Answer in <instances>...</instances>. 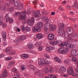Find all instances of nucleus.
<instances>
[{"label": "nucleus", "instance_id": "nucleus-1", "mask_svg": "<svg viewBox=\"0 0 78 78\" xmlns=\"http://www.w3.org/2000/svg\"><path fill=\"white\" fill-rule=\"evenodd\" d=\"M59 29L58 30V32L59 34V36H62L64 34V32L63 31V28L64 27V24H59Z\"/></svg>", "mask_w": 78, "mask_h": 78}, {"label": "nucleus", "instance_id": "nucleus-2", "mask_svg": "<svg viewBox=\"0 0 78 78\" xmlns=\"http://www.w3.org/2000/svg\"><path fill=\"white\" fill-rule=\"evenodd\" d=\"M48 64V61L44 58H40L38 60V64L39 66H42L43 64Z\"/></svg>", "mask_w": 78, "mask_h": 78}, {"label": "nucleus", "instance_id": "nucleus-3", "mask_svg": "<svg viewBox=\"0 0 78 78\" xmlns=\"http://www.w3.org/2000/svg\"><path fill=\"white\" fill-rule=\"evenodd\" d=\"M68 73L69 75H72L73 76L78 77V74L74 73V72L72 68L68 69Z\"/></svg>", "mask_w": 78, "mask_h": 78}, {"label": "nucleus", "instance_id": "nucleus-4", "mask_svg": "<svg viewBox=\"0 0 78 78\" xmlns=\"http://www.w3.org/2000/svg\"><path fill=\"white\" fill-rule=\"evenodd\" d=\"M58 52L61 54H66L67 53V50L66 48H59Z\"/></svg>", "mask_w": 78, "mask_h": 78}, {"label": "nucleus", "instance_id": "nucleus-5", "mask_svg": "<svg viewBox=\"0 0 78 78\" xmlns=\"http://www.w3.org/2000/svg\"><path fill=\"white\" fill-rule=\"evenodd\" d=\"M66 32L69 35H68V37H70L71 34H72L73 33V29L72 28L69 27L67 28Z\"/></svg>", "mask_w": 78, "mask_h": 78}, {"label": "nucleus", "instance_id": "nucleus-6", "mask_svg": "<svg viewBox=\"0 0 78 78\" xmlns=\"http://www.w3.org/2000/svg\"><path fill=\"white\" fill-rule=\"evenodd\" d=\"M75 47V45L73 44L69 43L67 44V45L66 46V48L68 50H70V49H72Z\"/></svg>", "mask_w": 78, "mask_h": 78}, {"label": "nucleus", "instance_id": "nucleus-7", "mask_svg": "<svg viewBox=\"0 0 78 78\" xmlns=\"http://www.w3.org/2000/svg\"><path fill=\"white\" fill-rule=\"evenodd\" d=\"M25 16H26V12H23L21 13L20 19V20H24L25 19Z\"/></svg>", "mask_w": 78, "mask_h": 78}, {"label": "nucleus", "instance_id": "nucleus-8", "mask_svg": "<svg viewBox=\"0 0 78 78\" xmlns=\"http://www.w3.org/2000/svg\"><path fill=\"white\" fill-rule=\"evenodd\" d=\"M6 22H8V21H9V23H12L13 22V19L12 18H10L9 17V15H8V14L6 15Z\"/></svg>", "mask_w": 78, "mask_h": 78}, {"label": "nucleus", "instance_id": "nucleus-9", "mask_svg": "<svg viewBox=\"0 0 78 78\" xmlns=\"http://www.w3.org/2000/svg\"><path fill=\"white\" fill-rule=\"evenodd\" d=\"M71 51V54L73 56H77L78 55V51L76 49H73Z\"/></svg>", "mask_w": 78, "mask_h": 78}, {"label": "nucleus", "instance_id": "nucleus-10", "mask_svg": "<svg viewBox=\"0 0 78 78\" xmlns=\"http://www.w3.org/2000/svg\"><path fill=\"white\" fill-rule=\"evenodd\" d=\"M32 31L34 33H35L36 31L40 32L41 31V29L40 28H38L37 27L34 26L33 27Z\"/></svg>", "mask_w": 78, "mask_h": 78}, {"label": "nucleus", "instance_id": "nucleus-11", "mask_svg": "<svg viewBox=\"0 0 78 78\" xmlns=\"http://www.w3.org/2000/svg\"><path fill=\"white\" fill-rule=\"evenodd\" d=\"M28 21L30 26H33L34 23V18L32 17L31 18V21L30 20H29Z\"/></svg>", "mask_w": 78, "mask_h": 78}, {"label": "nucleus", "instance_id": "nucleus-12", "mask_svg": "<svg viewBox=\"0 0 78 78\" xmlns=\"http://www.w3.org/2000/svg\"><path fill=\"white\" fill-rule=\"evenodd\" d=\"M3 40L5 41L6 40V33L5 31H3L2 34Z\"/></svg>", "mask_w": 78, "mask_h": 78}, {"label": "nucleus", "instance_id": "nucleus-13", "mask_svg": "<svg viewBox=\"0 0 78 78\" xmlns=\"http://www.w3.org/2000/svg\"><path fill=\"white\" fill-rule=\"evenodd\" d=\"M33 14H34L35 17H38L41 16V14L39 13V12L37 11H35L33 13Z\"/></svg>", "mask_w": 78, "mask_h": 78}, {"label": "nucleus", "instance_id": "nucleus-14", "mask_svg": "<svg viewBox=\"0 0 78 78\" xmlns=\"http://www.w3.org/2000/svg\"><path fill=\"white\" fill-rule=\"evenodd\" d=\"M48 38L49 40H53L54 39L55 36H54V35L53 34H51L48 35Z\"/></svg>", "mask_w": 78, "mask_h": 78}, {"label": "nucleus", "instance_id": "nucleus-15", "mask_svg": "<svg viewBox=\"0 0 78 78\" xmlns=\"http://www.w3.org/2000/svg\"><path fill=\"white\" fill-rule=\"evenodd\" d=\"M15 64V62H13L12 61L10 62L7 66V68L9 69H10L11 67V66H14Z\"/></svg>", "mask_w": 78, "mask_h": 78}, {"label": "nucleus", "instance_id": "nucleus-16", "mask_svg": "<svg viewBox=\"0 0 78 78\" xmlns=\"http://www.w3.org/2000/svg\"><path fill=\"white\" fill-rule=\"evenodd\" d=\"M18 38L20 41H24L25 39H26V37L25 35L20 36Z\"/></svg>", "mask_w": 78, "mask_h": 78}, {"label": "nucleus", "instance_id": "nucleus-17", "mask_svg": "<svg viewBox=\"0 0 78 78\" xmlns=\"http://www.w3.org/2000/svg\"><path fill=\"white\" fill-rule=\"evenodd\" d=\"M60 71L61 72L64 73V72H65L66 71V68L65 67L62 66L60 68Z\"/></svg>", "mask_w": 78, "mask_h": 78}, {"label": "nucleus", "instance_id": "nucleus-18", "mask_svg": "<svg viewBox=\"0 0 78 78\" xmlns=\"http://www.w3.org/2000/svg\"><path fill=\"white\" fill-rule=\"evenodd\" d=\"M43 23L42 22H39L37 24V27L38 28H40V29L42 27H43Z\"/></svg>", "mask_w": 78, "mask_h": 78}, {"label": "nucleus", "instance_id": "nucleus-19", "mask_svg": "<svg viewBox=\"0 0 78 78\" xmlns=\"http://www.w3.org/2000/svg\"><path fill=\"white\" fill-rule=\"evenodd\" d=\"M54 59L55 61L57 62H58L59 63H61L62 62V61L61 60V59L58 57H55Z\"/></svg>", "mask_w": 78, "mask_h": 78}, {"label": "nucleus", "instance_id": "nucleus-20", "mask_svg": "<svg viewBox=\"0 0 78 78\" xmlns=\"http://www.w3.org/2000/svg\"><path fill=\"white\" fill-rule=\"evenodd\" d=\"M7 74L8 73H7V70L6 69H5L2 73V76L4 77H6V76H7Z\"/></svg>", "mask_w": 78, "mask_h": 78}, {"label": "nucleus", "instance_id": "nucleus-21", "mask_svg": "<svg viewBox=\"0 0 78 78\" xmlns=\"http://www.w3.org/2000/svg\"><path fill=\"white\" fill-rule=\"evenodd\" d=\"M56 28V26L55 25H51L49 28L50 30H51V31H53L54 30H55V29Z\"/></svg>", "mask_w": 78, "mask_h": 78}, {"label": "nucleus", "instance_id": "nucleus-22", "mask_svg": "<svg viewBox=\"0 0 78 78\" xmlns=\"http://www.w3.org/2000/svg\"><path fill=\"white\" fill-rule=\"evenodd\" d=\"M36 37L37 39H42L43 37V35L41 34H38L36 35Z\"/></svg>", "mask_w": 78, "mask_h": 78}, {"label": "nucleus", "instance_id": "nucleus-23", "mask_svg": "<svg viewBox=\"0 0 78 78\" xmlns=\"http://www.w3.org/2000/svg\"><path fill=\"white\" fill-rule=\"evenodd\" d=\"M20 68L22 70H24L27 69V68L26 67V66L24 65H21L20 66Z\"/></svg>", "mask_w": 78, "mask_h": 78}, {"label": "nucleus", "instance_id": "nucleus-24", "mask_svg": "<svg viewBox=\"0 0 78 78\" xmlns=\"http://www.w3.org/2000/svg\"><path fill=\"white\" fill-rule=\"evenodd\" d=\"M67 42H66L65 43H61V44H59V46L60 47H64V46H66H66L67 45Z\"/></svg>", "mask_w": 78, "mask_h": 78}, {"label": "nucleus", "instance_id": "nucleus-25", "mask_svg": "<svg viewBox=\"0 0 78 78\" xmlns=\"http://www.w3.org/2000/svg\"><path fill=\"white\" fill-rule=\"evenodd\" d=\"M48 71L51 73H53L55 71V70L53 68L51 67L49 68V70H48Z\"/></svg>", "mask_w": 78, "mask_h": 78}, {"label": "nucleus", "instance_id": "nucleus-26", "mask_svg": "<svg viewBox=\"0 0 78 78\" xmlns=\"http://www.w3.org/2000/svg\"><path fill=\"white\" fill-rule=\"evenodd\" d=\"M12 71L14 73H18V70L16 68H14L12 69Z\"/></svg>", "mask_w": 78, "mask_h": 78}, {"label": "nucleus", "instance_id": "nucleus-27", "mask_svg": "<svg viewBox=\"0 0 78 78\" xmlns=\"http://www.w3.org/2000/svg\"><path fill=\"white\" fill-rule=\"evenodd\" d=\"M23 20V23H27L28 24L30 25V23H29V20H25V18L24 19V20Z\"/></svg>", "mask_w": 78, "mask_h": 78}, {"label": "nucleus", "instance_id": "nucleus-28", "mask_svg": "<svg viewBox=\"0 0 78 78\" xmlns=\"http://www.w3.org/2000/svg\"><path fill=\"white\" fill-rule=\"evenodd\" d=\"M11 51V48L9 47L7 48H6V50L5 51V52L6 53H10Z\"/></svg>", "mask_w": 78, "mask_h": 78}, {"label": "nucleus", "instance_id": "nucleus-29", "mask_svg": "<svg viewBox=\"0 0 78 78\" xmlns=\"http://www.w3.org/2000/svg\"><path fill=\"white\" fill-rule=\"evenodd\" d=\"M21 58L22 57H24L25 58H29V55L27 54H23L22 55H21Z\"/></svg>", "mask_w": 78, "mask_h": 78}, {"label": "nucleus", "instance_id": "nucleus-30", "mask_svg": "<svg viewBox=\"0 0 78 78\" xmlns=\"http://www.w3.org/2000/svg\"><path fill=\"white\" fill-rule=\"evenodd\" d=\"M20 3L16 1L14 3V6L16 7H18L19 6Z\"/></svg>", "mask_w": 78, "mask_h": 78}, {"label": "nucleus", "instance_id": "nucleus-31", "mask_svg": "<svg viewBox=\"0 0 78 78\" xmlns=\"http://www.w3.org/2000/svg\"><path fill=\"white\" fill-rule=\"evenodd\" d=\"M5 61H10L11 59H12V57H7L5 59Z\"/></svg>", "mask_w": 78, "mask_h": 78}, {"label": "nucleus", "instance_id": "nucleus-32", "mask_svg": "<svg viewBox=\"0 0 78 78\" xmlns=\"http://www.w3.org/2000/svg\"><path fill=\"white\" fill-rule=\"evenodd\" d=\"M50 44L52 45H57L56 42V41H51L50 42Z\"/></svg>", "mask_w": 78, "mask_h": 78}, {"label": "nucleus", "instance_id": "nucleus-33", "mask_svg": "<svg viewBox=\"0 0 78 78\" xmlns=\"http://www.w3.org/2000/svg\"><path fill=\"white\" fill-rule=\"evenodd\" d=\"M23 5H19L18 7V9L20 10H21V9H22V8H23Z\"/></svg>", "mask_w": 78, "mask_h": 78}, {"label": "nucleus", "instance_id": "nucleus-34", "mask_svg": "<svg viewBox=\"0 0 78 78\" xmlns=\"http://www.w3.org/2000/svg\"><path fill=\"white\" fill-rule=\"evenodd\" d=\"M20 41V40H19V37H18L15 40L14 42L16 43V44H19V43Z\"/></svg>", "mask_w": 78, "mask_h": 78}, {"label": "nucleus", "instance_id": "nucleus-35", "mask_svg": "<svg viewBox=\"0 0 78 78\" xmlns=\"http://www.w3.org/2000/svg\"><path fill=\"white\" fill-rule=\"evenodd\" d=\"M27 47L29 48H30V49H32L33 48V44H30L29 45H27Z\"/></svg>", "mask_w": 78, "mask_h": 78}, {"label": "nucleus", "instance_id": "nucleus-36", "mask_svg": "<svg viewBox=\"0 0 78 78\" xmlns=\"http://www.w3.org/2000/svg\"><path fill=\"white\" fill-rule=\"evenodd\" d=\"M25 30H26V31L28 32L31 30V29H30V27H26Z\"/></svg>", "mask_w": 78, "mask_h": 78}, {"label": "nucleus", "instance_id": "nucleus-37", "mask_svg": "<svg viewBox=\"0 0 78 78\" xmlns=\"http://www.w3.org/2000/svg\"><path fill=\"white\" fill-rule=\"evenodd\" d=\"M55 48V47H51V46H50L49 47V49L50 51L54 50Z\"/></svg>", "mask_w": 78, "mask_h": 78}, {"label": "nucleus", "instance_id": "nucleus-38", "mask_svg": "<svg viewBox=\"0 0 78 78\" xmlns=\"http://www.w3.org/2000/svg\"><path fill=\"white\" fill-rule=\"evenodd\" d=\"M20 77V75L19 74H17L13 76L14 78H19Z\"/></svg>", "mask_w": 78, "mask_h": 78}, {"label": "nucleus", "instance_id": "nucleus-39", "mask_svg": "<svg viewBox=\"0 0 78 78\" xmlns=\"http://www.w3.org/2000/svg\"><path fill=\"white\" fill-rule=\"evenodd\" d=\"M20 28L22 31H25V27L24 26L22 25L21 26Z\"/></svg>", "mask_w": 78, "mask_h": 78}, {"label": "nucleus", "instance_id": "nucleus-40", "mask_svg": "<svg viewBox=\"0 0 78 78\" xmlns=\"http://www.w3.org/2000/svg\"><path fill=\"white\" fill-rule=\"evenodd\" d=\"M50 21V19H48V18L46 17L45 18L44 22H48Z\"/></svg>", "mask_w": 78, "mask_h": 78}, {"label": "nucleus", "instance_id": "nucleus-41", "mask_svg": "<svg viewBox=\"0 0 78 78\" xmlns=\"http://www.w3.org/2000/svg\"><path fill=\"white\" fill-rule=\"evenodd\" d=\"M50 23H48L45 24L44 25V27H47L48 28V27H49L50 26Z\"/></svg>", "mask_w": 78, "mask_h": 78}, {"label": "nucleus", "instance_id": "nucleus-42", "mask_svg": "<svg viewBox=\"0 0 78 78\" xmlns=\"http://www.w3.org/2000/svg\"><path fill=\"white\" fill-rule=\"evenodd\" d=\"M10 55H15L16 54V52L15 51H12L10 52V53H9Z\"/></svg>", "mask_w": 78, "mask_h": 78}, {"label": "nucleus", "instance_id": "nucleus-43", "mask_svg": "<svg viewBox=\"0 0 78 78\" xmlns=\"http://www.w3.org/2000/svg\"><path fill=\"white\" fill-rule=\"evenodd\" d=\"M43 70L45 72H47L48 70L47 68L45 67L43 69Z\"/></svg>", "mask_w": 78, "mask_h": 78}, {"label": "nucleus", "instance_id": "nucleus-44", "mask_svg": "<svg viewBox=\"0 0 78 78\" xmlns=\"http://www.w3.org/2000/svg\"><path fill=\"white\" fill-rule=\"evenodd\" d=\"M44 55L45 57L46 58H47V59H48V58H50V56H49V55H48L47 54H45Z\"/></svg>", "mask_w": 78, "mask_h": 78}, {"label": "nucleus", "instance_id": "nucleus-45", "mask_svg": "<svg viewBox=\"0 0 78 78\" xmlns=\"http://www.w3.org/2000/svg\"><path fill=\"white\" fill-rule=\"evenodd\" d=\"M35 45L36 47H39V46L40 45V44H39V42H36V44H35Z\"/></svg>", "mask_w": 78, "mask_h": 78}, {"label": "nucleus", "instance_id": "nucleus-46", "mask_svg": "<svg viewBox=\"0 0 78 78\" xmlns=\"http://www.w3.org/2000/svg\"><path fill=\"white\" fill-rule=\"evenodd\" d=\"M56 44H61V43H62V41L60 40L57 41H56Z\"/></svg>", "mask_w": 78, "mask_h": 78}, {"label": "nucleus", "instance_id": "nucleus-47", "mask_svg": "<svg viewBox=\"0 0 78 78\" xmlns=\"http://www.w3.org/2000/svg\"><path fill=\"white\" fill-rule=\"evenodd\" d=\"M64 62L65 64H68L69 62V61L68 60H65L64 61Z\"/></svg>", "mask_w": 78, "mask_h": 78}, {"label": "nucleus", "instance_id": "nucleus-48", "mask_svg": "<svg viewBox=\"0 0 78 78\" xmlns=\"http://www.w3.org/2000/svg\"><path fill=\"white\" fill-rule=\"evenodd\" d=\"M8 2H9L10 3H13L14 2V1L15 0H8Z\"/></svg>", "mask_w": 78, "mask_h": 78}, {"label": "nucleus", "instance_id": "nucleus-49", "mask_svg": "<svg viewBox=\"0 0 78 78\" xmlns=\"http://www.w3.org/2000/svg\"><path fill=\"white\" fill-rule=\"evenodd\" d=\"M54 76V75L53 74H51L50 75H49L48 76V78H53Z\"/></svg>", "mask_w": 78, "mask_h": 78}, {"label": "nucleus", "instance_id": "nucleus-50", "mask_svg": "<svg viewBox=\"0 0 78 78\" xmlns=\"http://www.w3.org/2000/svg\"><path fill=\"white\" fill-rule=\"evenodd\" d=\"M29 66L30 67V68H31L33 69H34V66L32 65H29Z\"/></svg>", "mask_w": 78, "mask_h": 78}, {"label": "nucleus", "instance_id": "nucleus-51", "mask_svg": "<svg viewBox=\"0 0 78 78\" xmlns=\"http://www.w3.org/2000/svg\"><path fill=\"white\" fill-rule=\"evenodd\" d=\"M73 61H74V62H75L76 61V58L75 57H73V58L72 59Z\"/></svg>", "mask_w": 78, "mask_h": 78}, {"label": "nucleus", "instance_id": "nucleus-52", "mask_svg": "<svg viewBox=\"0 0 78 78\" xmlns=\"http://www.w3.org/2000/svg\"><path fill=\"white\" fill-rule=\"evenodd\" d=\"M9 10L10 11H12L13 10H14V7H11L9 8Z\"/></svg>", "mask_w": 78, "mask_h": 78}, {"label": "nucleus", "instance_id": "nucleus-53", "mask_svg": "<svg viewBox=\"0 0 78 78\" xmlns=\"http://www.w3.org/2000/svg\"><path fill=\"white\" fill-rule=\"evenodd\" d=\"M73 36H74V37H75V38H78V35L76 34H74L73 35Z\"/></svg>", "mask_w": 78, "mask_h": 78}, {"label": "nucleus", "instance_id": "nucleus-54", "mask_svg": "<svg viewBox=\"0 0 78 78\" xmlns=\"http://www.w3.org/2000/svg\"><path fill=\"white\" fill-rule=\"evenodd\" d=\"M20 15V13L19 12H16L15 13V15L16 16H18Z\"/></svg>", "mask_w": 78, "mask_h": 78}, {"label": "nucleus", "instance_id": "nucleus-55", "mask_svg": "<svg viewBox=\"0 0 78 78\" xmlns=\"http://www.w3.org/2000/svg\"><path fill=\"white\" fill-rule=\"evenodd\" d=\"M42 50V47H39L38 50H39V51H41Z\"/></svg>", "mask_w": 78, "mask_h": 78}, {"label": "nucleus", "instance_id": "nucleus-56", "mask_svg": "<svg viewBox=\"0 0 78 78\" xmlns=\"http://www.w3.org/2000/svg\"><path fill=\"white\" fill-rule=\"evenodd\" d=\"M69 20H73V21H75L76 20L75 18L72 19V18H69Z\"/></svg>", "mask_w": 78, "mask_h": 78}, {"label": "nucleus", "instance_id": "nucleus-57", "mask_svg": "<svg viewBox=\"0 0 78 78\" xmlns=\"http://www.w3.org/2000/svg\"><path fill=\"white\" fill-rule=\"evenodd\" d=\"M68 42H72V39L71 38H69L68 39Z\"/></svg>", "mask_w": 78, "mask_h": 78}, {"label": "nucleus", "instance_id": "nucleus-58", "mask_svg": "<svg viewBox=\"0 0 78 78\" xmlns=\"http://www.w3.org/2000/svg\"><path fill=\"white\" fill-rule=\"evenodd\" d=\"M4 19H3V16H0V20H3Z\"/></svg>", "mask_w": 78, "mask_h": 78}, {"label": "nucleus", "instance_id": "nucleus-59", "mask_svg": "<svg viewBox=\"0 0 78 78\" xmlns=\"http://www.w3.org/2000/svg\"><path fill=\"white\" fill-rule=\"evenodd\" d=\"M46 51H50V50H49V48H47L45 49Z\"/></svg>", "mask_w": 78, "mask_h": 78}, {"label": "nucleus", "instance_id": "nucleus-60", "mask_svg": "<svg viewBox=\"0 0 78 78\" xmlns=\"http://www.w3.org/2000/svg\"><path fill=\"white\" fill-rule=\"evenodd\" d=\"M2 27H6V24L5 23H3L2 24Z\"/></svg>", "mask_w": 78, "mask_h": 78}, {"label": "nucleus", "instance_id": "nucleus-61", "mask_svg": "<svg viewBox=\"0 0 78 78\" xmlns=\"http://www.w3.org/2000/svg\"><path fill=\"white\" fill-rule=\"evenodd\" d=\"M59 9L60 11H62V10H63V8H62V7H59Z\"/></svg>", "mask_w": 78, "mask_h": 78}, {"label": "nucleus", "instance_id": "nucleus-62", "mask_svg": "<svg viewBox=\"0 0 78 78\" xmlns=\"http://www.w3.org/2000/svg\"><path fill=\"white\" fill-rule=\"evenodd\" d=\"M70 13L71 14V15H73V14H74L73 11L70 12Z\"/></svg>", "mask_w": 78, "mask_h": 78}, {"label": "nucleus", "instance_id": "nucleus-63", "mask_svg": "<svg viewBox=\"0 0 78 78\" xmlns=\"http://www.w3.org/2000/svg\"><path fill=\"white\" fill-rule=\"evenodd\" d=\"M64 77H68V76H69V75H68V74H64Z\"/></svg>", "mask_w": 78, "mask_h": 78}, {"label": "nucleus", "instance_id": "nucleus-64", "mask_svg": "<svg viewBox=\"0 0 78 78\" xmlns=\"http://www.w3.org/2000/svg\"><path fill=\"white\" fill-rule=\"evenodd\" d=\"M24 76H25V77H27H27H28V75L27 74H25Z\"/></svg>", "mask_w": 78, "mask_h": 78}]
</instances>
